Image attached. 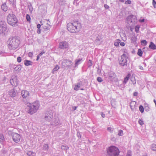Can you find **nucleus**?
Segmentation results:
<instances>
[{
  "label": "nucleus",
  "instance_id": "nucleus-40",
  "mask_svg": "<svg viewBox=\"0 0 156 156\" xmlns=\"http://www.w3.org/2000/svg\"><path fill=\"white\" fill-rule=\"evenodd\" d=\"M120 45L121 46H124L125 45V44L124 42H122L120 43Z\"/></svg>",
  "mask_w": 156,
  "mask_h": 156
},
{
  "label": "nucleus",
  "instance_id": "nucleus-37",
  "mask_svg": "<svg viewBox=\"0 0 156 156\" xmlns=\"http://www.w3.org/2000/svg\"><path fill=\"white\" fill-rule=\"evenodd\" d=\"M139 123L141 125H142L144 124L143 121L141 120H139Z\"/></svg>",
  "mask_w": 156,
  "mask_h": 156
},
{
  "label": "nucleus",
  "instance_id": "nucleus-17",
  "mask_svg": "<svg viewBox=\"0 0 156 156\" xmlns=\"http://www.w3.org/2000/svg\"><path fill=\"white\" fill-rule=\"evenodd\" d=\"M149 47L150 48L154 50L156 49V46L152 42L150 43Z\"/></svg>",
  "mask_w": 156,
  "mask_h": 156
},
{
  "label": "nucleus",
  "instance_id": "nucleus-44",
  "mask_svg": "<svg viewBox=\"0 0 156 156\" xmlns=\"http://www.w3.org/2000/svg\"><path fill=\"white\" fill-rule=\"evenodd\" d=\"M82 59H79L76 62V65H77L78 64V63L79 62H80Z\"/></svg>",
  "mask_w": 156,
  "mask_h": 156
},
{
  "label": "nucleus",
  "instance_id": "nucleus-49",
  "mask_svg": "<svg viewBox=\"0 0 156 156\" xmlns=\"http://www.w3.org/2000/svg\"><path fill=\"white\" fill-rule=\"evenodd\" d=\"M40 57V56L39 55H38L37 56V59H36L37 61H38L39 60Z\"/></svg>",
  "mask_w": 156,
  "mask_h": 156
},
{
  "label": "nucleus",
  "instance_id": "nucleus-23",
  "mask_svg": "<svg viewBox=\"0 0 156 156\" xmlns=\"http://www.w3.org/2000/svg\"><path fill=\"white\" fill-rule=\"evenodd\" d=\"M120 43V40H117L114 43V45L116 46H118L119 45Z\"/></svg>",
  "mask_w": 156,
  "mask_h": 156
},
{
  "label": "nucleus",
  "instance_id": "nucleus-38",
  "mask_svg": "<svg viewBox=\"0 0 156 156\" xmlns=\"http://www.w3.org/2000/svg\"><path fill=\"white\" fill-rule=\"evenodd\" d=\"M32 154H33V152L30 151H28L27 153V154L29 156H31Z\"/></svg>",
  "mask_w": 156,
  "mask_h": 156
},
{
  "label": "nucleus",
  "instance_id": "nucleus-3",
  "mask_svg": "<svg viewBox=\"0 0 156 156\" xmlns=\"http://www.w3.org/2000/svg\"><path fill=\"white\" fill-rule=\"evenodd\" d=\"M119 152V149L114 146H110L107 150V153L109 156H118Z\"/></svg>",
  "mask_w": 156,
  "mask_h": 156
},
{
  "label": "nucleus",
  "instance_id": "nucleus-26",
  "mask_svg": "<svg viewBox=\"0 0 156 156\" xmlns=\"http://www.w3.org/2000/svg\"><path fill=\"white\" fill-rule=\"evenodd\" d=\"M140 27L139 26H136L135 28V30L136 33H138L139 31Z\"/></svg>",
  "mask_w": 156,
  "mask_h": 156
},
{
  "label": "nucleus",
  "instance_id": "nucleus-33",
  "mask_svg": "<svg viewBox=\"0 0 156 156\" xmlns=\"http://www.w3.org/2000/svg\"><path fill=\"white\" fill-rule=\"evenodd\" d=\"M131 151H128L126 156H131Z\"/></svg>",
  "mask_w": 156,
  "mask_h": 156
},
{
  "label": "nucleus",
  "instance_id": "nucleus-18",
  "mask_svg": "<svg viewBox=\"0 0 156 156\" xmlns=\"http://www.w3.org/2000/svg\"><path fill=\"white\" fill-rule=\"evenodd\" d=\"M5 140V139L4 136L2 134L0 133V142L2 143Z\"/></svg>",
  "mask_w": 156,
  "mask_h": 156
},
{
  "label": "nucleus",
  "instance_id": "nucleus-9",
  "mask_svg": "<svg viewBox=\"0 0 156 156\" xmlns=\"http://www.w3.org/2000/svg\"><path fill=\"white\" fill-rule=\"evenodd\" d=\"M69 47L68 43L66 41L60 42L59 45V48L61 49H64Z\"/></svg>",
  "mask_w": 156,
  "mask_h": 156
},
{
  "label": "nucleus",
  "instance_id": "nucleus-20",
  "mask_svg": "<svg viewBox=\"0 0 156 156\" xmlns=\"http://www.w3.org/2000/svg\"><path fill=\"white\" fill-rule=\"evenodd\" d=\"M59 69V66L58 65H56L55 67L53 69L52 73H54V72L57 71Z\"/></svg>",
  "mask_w": 156,
  "mask_h": 156
},
{
  "label": "nucleus",
  "instance_id": "nucleus-56",
  "mask_svg": "<svg viewBox=\"0 0 156 156\" xmlns=\"http://www.w3.org/2000/svg\"><path fill=\"white\" fill-rule=\"evenodd\" d=\"M27 20L29 21V20ZM29 22H30V20H29Z\"/></svg>",
  "mask_w": 156,
  "mask_h": 156
},
{
  "label": "nucleus",
  "instance_id": "nucleus-4",
  "mask_svg": "<svg viewBox=\"0 0 156 156\" xmlns=\"http://www.w3.org/2000/svg\"><path fill=\"white\" fill-rule=\"evenodd\" d=\"M19 42V40L16 37L10 38L8 42V44L13 48H16L18 47Z\"/></svg>",
  "mask_w": 156,
  "mask_h": 156
},
{
  "label": "nucleus",
  "instance_id": "nucleus-30",
  "mask_svg": "<svg viewBox=\"0 0 156 156\" xmlns=\"http://www.w3.org/2000/svg\"><path fill=\"white\" fill-rule=\"evenodd\" d=\"M44 149L46 150H47L48 148V144H45L44 145Z\"/></svg>",
  "mask_w": 156,
  "mask_h": 156
},
{
  "label": "nucleus",
  "instance_id": "nucleus-24",
  "mask_svg": "<svg viewBox=\"0 0 156 156\" xmlns=\"http://www.w3.org/2000/svg\"><path fill=\"white\" fill-rule=\"evenodd\" d=\"M151 149L153 151L156 150V145L154 144H152L151 146Z\"/></svg>",
  "mask_w": 156,
  "mask_h": 156
},
{
  "label": "nucleus",
  "instance_id": "nucleus-25",
  "mask_svg": "<svg viewBox=\"0 0 156 156\" xmlns=\"http://www.w3.org/2000/svg\"><path fill=\"white\" fill-rule=\"evenodd\" d=\"M139 110L141 113H143L144 111V109L143 106L140 105L139 107Z\"/></svg>",
  "mask_w": 156,
  "mask_h": 156
},
{
  "label": "nucleus",
  "instance_id": "nucleus-27",
  "mask_svg": "<svg viewBox=\"0 0 156 156\" xmlns=\"http://www.w3.org/2000/svg\"><path fill=\"white\" fill-rule=\"evenodd\" d=\"M123 131L121 130H119V133H118V135L119 136H122L123 135Z\"/></svg>",
  "mask_w": 156,
  "mask_h": 156
},
{
  "label": "nucleus",
  "instance_id": "nucleus-1",
  "mask_svg": "<svg viewBox=\"0 0 156 156\" xmlns=\"http://www.w3.org/2000/svg\"><path fill=\"white\" fill-rule=\"evenodd\" d=\"M81 28L80 23L78 21H75L73 23H69L67 24V29L70 33H75L79 31Z\"/></svg>",
  "mask_w": 156,
  "mask_h": 156
},
{
  "label": "nucleus",
  "instance_id": "nucleus-35",
  "mask_svg": "<svg viewBox=\"0 0 156 156\" xmlns=\"http://www.w3.org/2000/svg\"><path fill=\"white\" fill-rule=\"evenodd\" d=\"M107 129L110 132H112L113 131L111 127H108Z\"/></svg>",
  "mask_w": 156,
  "mask_h": 156
},
{
  "label": "nucleus",
  "instance_id": "nucleus-7",
  "mask_svg": "<svg viewBox=\"0 0 156 156\" xmlns=\"http://www.w3.org/2000/svg\"><path fill=\"white\" fill-rule=\"evenodd\" d=\"M12 137L13 140L16 143L19 142L21 138L20 135L16 133L13 134Z\"/></svg>",
  "mask_w": 156,
  "mask_h": 156
},
{
  "label": "nucleus",
  "instance_id": "nucleus-16",
  "mask_svg": "<svg viewBox=\"0 0 156 156\" xmlns=\"http://www.w3.org/2000/svg\"><path fill=\"white\" fill-rule=\"evenodd\" d=\"M16 18V16L13 14H9L8 16V19L10 20H14Z\"/></svg>",
  "mask_w": 156,
  "mask_h": 156
},
{
  "label": "nucleus",
  "instance_id": "nucleus-47",
  "mask_svg": "<svg viewBox=\"0 0 156 156\" xmlns=\"http://www.w3.org/2000/svg\"><path fill=\"white\" fill-rule=\"evenodd\" d=\"M41 32V30L40 29H38V30L37 31V33L38 34H40Z\"/></svg>",
  "mask_w": 156,
  "mask_h": 156
},
{
  "label": "nucleus",
  "instance_id": "nucleus-55",
  "mask_svg": "<svg viewBox=\"0 0 156 156\" xmlns=\"http://www.w3.org/2000/svg\"><path fill=\"white\" fill-rule=\"evenodd\" d=\"M75 108H74V110H76V107H75Z\"/></svg>",
  "mask_w": 156,
  "mask_h": 156
},
{
  "label": "nucleus",
  "instance_id": "nucleus-12",
  "mask_svg": "<svg viewBox=\"0 0 156 156\" xmlns=\"http://www.w3.org/2000/svg\"><path fill=\"white\" fill-rule=\"evenodd\" d=\"M136 102L134 101H132L130 104V106L132 110H134L136 108Z\"/></svg>",
  "mask_w": 156,
  "mask_h": 156
},
{
  "label": "nucleus",
  "instance_id": "nucleus-22",
  "mask_svg": "<svg viewBox=\"0 0 156 156\" xmlns=\"http://www.w3.org/2000/svg\"><path fill=\"white\" fill-rule=\"evenodd\" d=\"M137 54L140 56H142L143 52L141 49H138Z\"/></svg>",
  "mask_w": 156,
  "mask_h": 156
},
{
  "label": "nucleus",
  "instance_id": "nucleus-11",
  "mask_svg": "<svg viewBox=\"0 0 156 156\" xmlns=\"http://www.w3.org/2000/svg\"><path fill=\"white\" fill-rule=\"evenodd\" d=\"M21 94L22 96L24 98H27L29 95V92L25 90H22Z\"/></svg>",
  "mask_w": 156,
  "mask_h": 156
},
{
  "label": "nucleus",
  "instance_id": "nucleus-52",
  "mask_svg": "<svg viewBox=\"0 0 156 156\" xmlns=\"http://www.w3.org/2000/svg\"><path fill=\"white\" fill-rule=\"evenodd\" d=\"M154 102L155 103L156 107V101L155 99H154Z\"/></svg>",
  "mask_w": 156,
  "mask_h": 156
},
{
  "label": "nucleus",
  "instance_id": "nucleus-13",
  "mask_svg": "<svg viewBox=\"0 0 156 156\" xmlns=\"http://www.w3.org/2000/svg\"><path fill=\"white\" fill-rule=\"evenodd\" d=\"M11 84L14 86H16L17 85V82L16 79H12L10 80Z\"/></svg>",
  "mask_w": 156,
  "mask_h": 156
},
{
  "label": "nucleus",
  "instance_id": "nucleus-42",
  "mask_svg": "<svg viewBox=\"0 0 156 156\" xmlns=\"http://www.w3.org/2000/svg\"><path fill=\"white\" fill-rule=\"evenodd\" d=\"M45 53L44 51H42L41 52L39 55H39L40 56H41V55H42L43 54Z\"/></svg>",
  "mask_w": 156,
  "mask_h": 156
},
{
  "label": "nucleus",
  "instance_id": "nucleus-31",
  "mask_svg": "<svg viewBox=\"0 0 156 156\" xmlns=\"http://www.w3.org/2000/svg\"><path fill=\"white\" fill-rule=\"evenodd\" d=\"M97 80L99 82H101L103 81L102 78L100 77H98L97 79Z\"/></svg>",
  "mask_w": 156,
  "mask_h": 156
},
{
  "label": "nucleus",
  "instance_id": "nucleus-39",
  "mask_svg": "<svg viewBox=\"0 0 156 156\" xmlns=\"http://www.w3.org/2000/svg\"><path fill=\"white\" fill-rule=\"evenodd\" d=\"M89 65L90 66L92 65V61L90 60H89Z\"/></svg>",
  "mask_w": 156,
  "mask_h": 156
},
{
  "label": "nucleus",
  "instance_id": "nucleus-51",
  "mask_svg": "<svg viewBox=\"0 0 156 156\" xmlns=\"http://www.w3.org/2000/svg\"><path fill=\"white\" fill-rule=\"evenodd\" d=\"M139 21L141 23H143L144 22V20H139Z\"/></svg>",
  "mask_w": 156,
  "mask_h": 156
},
{
  "label": "nucleus",
  "instance_id": "nucleus-48",
  "mask_svg": "<svg viewBox=\"0 0 156 156\" xmlns=\"http://www.w3.org/2000/svg\"><path fill=\"white\" fill-rule=\"evenodd\" d=\"M41 25L40 24H38L37 26V27L38 29H40L41 27Z\"/></svg>",
  "mask_w": 156,
  "mask_h": 156
},
{
  "label": "nucleus",
  "instance_id": "nucleus-32",
  "mask_svg": "<svg viewBox=\"0 0 156 156\" xmlns=\"http://www.w3.org/2000/svg\"><path fill=\"white\" fill-rule=\"evenodd\" d=\"M17 61L18 62H21V60H22L21 58L20 57H18L17 58Z\"/></svg>",
  "mask_w": 156,
  "mask_h": 156
},
{
  "label": "nucleus",
  "instance_id": "nucleus-2",
  "mask_svg": "<svg viewBox=\"0 0 156 156\" xmlns=\"http://www.w3.org/2000/svg\"><path fill=\"white\" fill-rule=\"evenodd\" d=\"M28 107L27 112L32 114L36 112L38 109L40 107V104L38 101H36L32 103H27Z\"/></svg>",
  "mask_w": 156,
  "mask_h": 156
},
{
  "label": "nucleus",
  "instance_id": "nucleus-6",
  "mask_svg": "<svg viewBox=\"0 0 156 156\" xmlns=\"http://www.w3.org/2000/svg\"><path fill=\"white\" fill-rule=\"evenodd\" d=\"M7 32L8 30L6 26L1 21L0 22V34H5Z\"/></svg>",
  "mask_w": 156,
  "mask_h": 156
},
{
  "label": "nucleus",
  "instance_id": "nucleus-28",
  "mask_svg": "<svg viewBox=\"0 0 156 156\" xmlns=\"http://www.w3.org/2000/svg\"><path fill=\"white\" fill-rule=\"evenodd\" d=\"M131 3V1L129 0H127L125 2V4H130Z\"/></svg>",
  "mask_w": 156,
  "mask_h": 156
},
{
  "label": "nucleus",
  "instance_id": "nucleus-45",
  "mask_svg": "<svg viewBox=\"0 0 156 156\" xmlns=\"http://www.w3.org/2000/svg\"><path fill=\"white\" fill-rule=\"evenodd\" d=\"M139 69L141 70H143L144 69L143 67L141 66H139Z\"/></svg>",
  "mask_w": 156,
  "mask_h": 156
},
{
  "label": "nucleus",
  "instance_id": "nucleus-53",
  "mask_svg": "<svg viewBox=\"0 0 156 156\" xmlns=\"http://www.w3.org/2000/svg\"><path fill=\"white\" fill-rule=\"evenodd\" d=\"M121 2H123L124 1V0H119Z\"/></svg>",
  "mask_w": 156,
  "mask_h": 156
},
{
  "label": "nucleus",
  "instance_id": "nucleus-19",
  "mask_svg": "<svg viewBox=\"0 0 156 156\" xmlns=\"http://www.w3.org/2000/svg\"><path fill=\"white\" fill-rule=\"evenodd\" d=\"M130 76V75L129 74H128L126 76L125 78L123 81V83L124 84L126 83L128 80H129V77Z\"/></svg>",
  "mask_w": 156,
  "mask_h": 156
},
{
  "label": "nucleus",
  "instance_id": "nucleus-41",
  "mask_svg": "<svg viewBox=\"0 0 156 156\" xmlns=\"http://www.w3.org/2000/svg\"><path fill=\"white\" fill-rule=\"evenodd\" d=\"M26 19L27 20H30V17L28 14H27L26 16Z\"/></svg>",
  "mask_w": 156,
  "mask_h": 156
},
{
  "label": "nucleus",
  "instance_id": "nucleus-36",
  "mask_svg": "<svg viewBox=\"0 0 156 156\" xmlns=\"http://www.w3.org/2000/svg\"><path fill=\"white\" fill-rule=\"evenodd\" d=\"M152 1H153V2H152L153 5L154 7V8H155L156 7L155 6L156 5V2L155 1V0H153Z\"/></svg>",
  "mask_w": 156,
  "mask_h": 156
},
{
  "label": "nucleus",
  "instance_id": "nucleus-21",
  "mask_svg": "<svg viewBox=\"0 0 156 156\" xmlns=\"http://www.w3.org/2000/svg\"><path fill=\"white\" fill-rule=\"evenodd\" d=\"M80 83H78L77 85H75L74 87V90H78L79 88L80 87Z\"/></svg>",
  "mask_w": 156,
  "mask_h": 156
},
{
  "label": "nucleus",
  "instance_id": "nucleus-10",
  "mask_svg": "<svg viewBox=\"0 0 156 156\" xmlns=\"http://www.w3.org/2000/svg\"><path fill=\"white\" fill-rule=\"evenodd\" d=\"M8 23L12 26H17L18 23L17 20H8Z\"/></svg>",
  "mask_w": 156,
  "mask_h": 156
},
{
  "label": "nucleus",
  "instance_id": "nucleus-8",
  "mask_svg": "<svg viewBox=\"0 0 156 156\" xmlns=\"http://www.w3.org/2000/svg\"><path fill=\"white\" fill-rule=\"evenodd\" d=\"M43 23H41L43 27L45 29H48L50 27V23L49 20H44Z\"/></svg>",
  "mask_w": 156,
  "mask_h": 156
},
{
  "label": "nucleus",
  "instance_id": "nucleus-50",
  "mask_svg": "<svg viewBox=\"0 0 156 156\" xmlns=\"http://www.w3.org/2000/svg\"><path fill=\"white\" fill-rule=\"evenodd\" d=\"M101 115L103 118H104L105 117V115L104 114H103V113H102Z\"/></svg>",
  "mask_w": 156,
  "mask_h": 156
},
{
  "label": "nucleus",
  "instance_id": "nucleus-46",
  "mask_svg": "<svg viewBox=\"0 0 156 156\" xmlns=\"http://www.w3.org/2000/svg\"><path fill=\"white\" fill-rule=\"evenodd\" d=\"M138 94L137 92H135L133 93V95L135 96H136Z\"/></svg>",
  "mask_w": 156,
  "mask_h": 156
},
{
  "label": "nucleus",
  "instance_id": "nucleus-14",
  "mask_svg": "<svg viewBox=\"0 0 156 156\" xmlns=\"http://www.w3.org/2000/svg\"><path fill=\"white\" fill-rule=\"evenodd\" d=\"M33 62L30 60H25L24 61V64L26 66H29L32 65Z\"/></svg>",
  "mask_w": 156,
  "mask_h": 156
},
{
  "label": "nucleus",
  "instance_id": "nucleus-43",
  "mask_svg": "<svg viewBox=\"0 0 156 156\" xmlns=\"http://www.w3.org/2000/svg\"><path fill=\"white\" fill-rule=\"evenodd\" d=\"M104 7L106 9H108L109 8V6L105 4L104 5Z\"/></svg>",
  "mask_w": 156,
  "mask_h": 156
},
{
  "label": "nucleus",
  "instance_id": "nucleus-5",
  "mask_svg": "<svg viewBox=\"0 0 156 156\" xmlns=\"http://www.w3.org/2000/svg\"><path fill=\"white\" fill-rule=\"evenodd\" d=\"M129 59V57L125 54H123L121 56V58L119 60V63L122 66H126L127 65V59Z\"/></svg>",
  "mask_w": 156,
  "mask_h": 156
},
{
  "label": "nucleus",
  "instance_id": "nucleus-34",
  "mask_svg": "<svg viewBox=\"0 0 156 156\" xmlns=\"http://www.w3.org/2000/svg\"><path fill=\"white\" fill-rule=\"evenodd\" d=\"M141 43L144 44V45H145L147 44V42L146 40H144L142 41H141Z\"/></svg>",
  "mask_w": 156,
  "mask_h": 156
},
{
  "label": "nucleus",
  "instance_id": "nucleus-15",
  "mask_svg": "<svg viewBox=\"0 0 156 156\" xmlns=\"http://www.w3.org/2000/svg\"><path fill=\"white\" fill-rule=\"evenodd\" d=\"M1 8L2 10L5 11H7L8 9V8L6 5V3L3 4L2 5Z\"/></svg>",
  "mask_w": 156,
  "mask_h": 156
},
{
  "label": "nucleus",
  "instance_id": "nucleus-29",
  "mask_svg": "<svg viewBox=\"0 0 156 156\" xmlns=\"http://www.w3.org/2000/svg\"><path fill=\"white\" fill-rule=\"evenodd\" d=\"M28 56L32 58L33 55V52H30L28 54Z\"/></svg>",
  "mask_w": 156,
  "mask_h": 156
},
{
  "label": "nucleus",
  "instance_id": "nucleus-54",
  "mask_svg": "<svg viewBox=\"0 0 156 156\" xmlns=\"http://www.w3.org/2000/svg\"><path fill=\"white\" fill-rule=\"evenodd\" d=\"M133 15H131L129 16V17H133Z\"/></svg>",
  "mask_w": 156,
  "mask_h": 156
}]
</instances>
